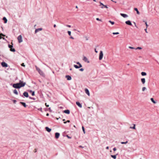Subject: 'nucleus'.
<instances>
[{
	"label": "nucleus",
	"instance_id": "nucleus-63",
	"mask_svg": "<svg viewBox=\"0 0 159 159\" xmlns=\"http://www.w3.org/2000/svg\"><path fill=\"white\" fill-rule=\"evenodd\" d=\"M75 7L76 8H78V7L77 6H76Z\"/></svg>",
	"mask_w": 159,
	"mask_h": 159
},
{
	"label": "nucleus",
	"instance_id": "nucleus-6",
	"mask_svg": "<svg viewBox=\"0 0 159 159\" xmlns=\"http://www.w3.org/2000/svg\"><path fill=\"white\" fill-rule=\"evenodd\" d=\"M2 66L3 67H7L8 66L7 64L4 62H2L1 63Z\"/></svg>",
	"mask_w": 159,
	"mask_h": 159
},
{
	"label": "nucleus",
	"instance_id": "nucleus-11",
	"mask_svg": "<svg viewBox=\"0 0 159 159\" xmlns=\"http://www.w3.org/2000/svg\"><path fill=\"white\" fill-rule=\"evenodd\" d=\"M65 77L67 79V80H71V76L69 75H66Z\"/></svg>",
	"mask_w": 159,
	"mask_h": 159
},
{
	"label": "nucleus",
	"instance_id": "nucleus-37",
	"mask_svg": "<svg viewBox=\"0 0 159 159\" xmlns=\"http://www.w3.org/2000/svg\"><path fill=\"white\" fill-rule=\"evenodd\" d=\"M29 98L30 99H33V100H35V98H32V97H29Z\"/></svg>",
	"mask_w": 159,
	"mask_h": 159
},
{
	"label": "nucleus",
	"instance_id": "nucleus-19",
	"mask_svg": "<svg viewBox=\"0 0 159 159\" xmlns=\"http://www.w3.org/2000/svg\"><path fill=\"white\" fill-rule=\"evenodd\" d=\"M64 112L67 114H69L70 113V111L69 110H66L64 111Z\"/></svg>",
	"mask_w": 159,
	"mask_h": 159
},
{
	"label": "nucleus",
	"instance_id": "nucleus-36",
	"mask_svg": "<svg viewBox=\"0 0 159 159\" xmlns=\"http://www.w3.org/2000/svg\"><path fill=\"white\" fill-rule=\"evenodd\" d=\"M19 83L21 84H23V83H26L23 82V81H22L21 80H20Z\"/></svg>",
	"mask_w": 159,
	"mask_h": 159
},
{
	"label": "nucleus",
	"instance_id": "nucleus-3",
	"mask_svg": "<svg viewBox=\"0 0 159 159\" xmlns=\"http://www.w3.org/2000/svg\"><path fill=\"white\" fill-rule=\"evenodd\" d=\"M103 55L102 51H101L100 52L99 58L100 60H101L102 59L103 57Z\"/></svg>",
	"mask_w": 159,
	"mask_h": 159
},
{
	"label": "nucleus",
	"instance_id": "nucleus-8",
	"mask_svg": "<svg viewBox=\"0 0 159 159\" xmlns=\"http://www.w3.org/2000/svg\"><path fill=\"white\" fill-rule=\"evenodd\" d=\"M100 6L102 5V6L101 7L102 8H103L104 7H105L106 8H108V7L106 5H104L101 2H100Z\"/></svg>",
	"mask_w": 159,
	"mask_h": 159
},
{
	"label": "nucleus",
	"instance_id": "nucleus-48",
	"mask_svg": "<svg viewBox=\"0 0 159 159\" xmlns=\"http://www.w3.org/2000/svg\"><path fill=\"white\" fill-rule=\"evenodd\" d=\"M45 105L47 107H48L49 106V105L47 104V103H45Z\"/></svg>",
	"mask_w": 159,
	"mask_h": 159
},
{
	"label": "nucleus",
	"instance_id": "nucleus-21",
	"mask_svg": "<svg viewBox=\"0 0 159 159\" xmlns=\"http://www.w3.org/2000/svg\"><path fill=\"white\" fill-rule=\"evenodd\" d=\"M2 20L4 21V23H7V20L6 17H3Z\"/></svg>",
	"mask_w": 159,
	"mask_h": 159
},
{
	"label": "nucleus",
	"instance_id": "nucleus-1",
	"mask_svg": "<svg viewBox=\"0 0 159 159\" xmlns=\"http://www.w3.org/2000/svg\"><path fill=\"white\" fill-rule=\"evenodd\" d=\"M26 84V83H23V84H20V83H17L14 84H13V87L16 89H20V88L24 86Z\"/></svg>",
	"mask_w": 159,
	"mask_h": 159
},
{
	"label": "nucleus",
	"instance_id": "nucleus-7",
	"mask_svg": "<svg viewBox=\"0 0 159 159\" xmlns=\"http://www.w3.org/2000/svg\"><path fill=\"white\" fill-rule=\"evenodd\" d=\"M83 60L85 62H87L88 63L89 62V61L88 60L87 58L86 57L84 56L83 58Z\"/></svg>",
	"mask_w": 159,
	"mask_h": 159
},
{
	"label": "nucleus",
	"instance_id": "nucleus-32",
	"mask_svg": "<svg viewBox=\"0 0 159 159\" xmlns=\"http://www.w3.org/2000/svg\"><path fill=\"white\" fill-rule=\"evenodd\" d=\"M68 34H69V36H70L71 35V32L70 31H68Z\"/></svg>",
	"mask_w": 159,
	"mask_h": 159
},
{
	"label": "nucleus",
	"instance_id": "nucleus-27",
	"mask_svg": "<svg viewBox=\"0 0 159 159\" xmlns=\"http://www.w3.org/2000/svg\"><path fill=\"white\" fill-rule=\"evenodd\" d=\"M141 74L142 76H145V75H147L146 73V72H142L141 73Z\"/></svg>",
	"mask_w": 159,
	"mask_h": 159
},
{
	"label": "nucleus",
	"instance_id": "nucleus-2",
	"mask_svg": "<svg viewBox=\"0 0 159 159\" xmlns=\"http://www.w3.org/2000/svg\"><path fill=\"white\" fill-rule=\"evenodd\" d=\"M36 70L38 71L40 75L43 77L45 76V75L43 71L41 70L40 68H38L36 66H35Z\"/></svg>",
	"mask_w": 159,
	"mask_h": 159
},
{
	"label": "nucleus",
	"instance_id": "nucleus-35",
	"mask_svg": "<svg viewBox=\"0 0 159 159\" xmlns=\"http://www.w3.org/2000/svg\"><path fill=\"white\" fill-rule=\"evenodd\" d=\"M146 89V87H143V88H142V91H144V90H145Z\"/></svg>",
	"mask_w": 159,
	"mask_h": 159
},
{
	"label": "nucleus",
	"instance_id": "nucleus-40",
	"mask_svg": "<svg viewBox=\"0 0 159 159\" xmlns=\"http://www.w3.org/2000/svg\"><path fill=\"white\" fill-rule=\"evenodd\" d=\"M96 20L98 21H102L101 20L99 19V18H97L96 19Z\"/></svg>",
	"mask_w": 159,
	"mask_h": 159
},
{
	"label": "nucleus",
	"instance_id": "nucleus-13",
	"mask_svg": "<svg viewBox=\"0 0 159 159\" xmlns=\"http://www.w3.org/2000/svg\"><path fill=\"white\" fill-rule=\"evenodd\" d=\"M85 93L88 95H90V93L89 90L87 89H85Z\"/></svg>",
	"mask_w": 159,
	"mask_h": 159
},
{
	"label": "nucleus",
	"instance_id": "nucleus-18",
	"mask_svg": "<svg viewBox=\"0 0 159 159\" xmlns=\"http://www.w3.org/2000/svg\"><path fill=\"white\" fill-rule=\"evenodd\" d=\"M45 129L48 132H50L51 131V129L49 128L48 127H45Z\"/></svg>",
	"mask_w": 159,
	"mask_h": 159
},
{
	"label": "nucleus",
	"instance_id": "nucleus-39",
	"mask_svg": "<svg viewBox=\"0 0 159 159\" xmlns=\"http://www.w3.org/2000/svg\"><path fill=\"white\" fill-rule=\"evenodd\" d=\"M145 24L146 25V28H147V27L148 26V25L147 24V22L146 21L145 22Z\"/></svg>",
	"mask_w": 159,
	"mask_h": 159
},
{
	"label": "nucleus",
	"instance_id": "nucleus-20",
	"mask_svg": "<svg viewBox=\"0 0 159 159\" xmlns=\"http://www.w3.org/2000/svg\"><path fill=\"white\" fill-rule=\"evenodd\" d=\"M11 51L15 52V50L14 48H13V45H11Z\"/></svg>",
	"mask_w": 159,
	"mask_h": 159
},
{
	"label": "nucleus",
	"instance_id": "nucleus-64",
	"mask_svg": "<svg viewBox=\"0 0 159 159\" xmlns=\"http://www.w3.org/2000/svg\"><path fill=\"white\" fill-rule=\"evenodd\" d=\"M65 119H63V121H65Z\"/></svg>",
	"mask_w": 159,
	"mask_h": 159
},
{
	"label": "nucleus",
	"instance_id": "nucleus-38",
	"mask_svg": "<svg viewBox=\"0 0 159 159\" xmlns=\"http://www.w3.org/2000/svg\"><path fill=\"white\" fill-rule=\"evenodd\" d=\"M142 49V48L140 47H138L136 48V49Z\"/></svg>",
	"mask_w": 159,
	"mask_h": 159
},
{
	"label": "nucleus",
	"instance_id": "nucleus-25",
	"mask_svg": "<svg viewBox=\"0 0 159 159\" xmlns=\"http://www.w3.org/2000/svg\"><path fill=\"white\" fill-rule=\"evenodd\" d=\"M152 101V102L154 104H156V102H155L153 99V98H151L150 99Z\"/></svg>",
	"mask_w": 159,
	"mask_h": 159
},
{
	"label": "nucleus",
	"instance_id": "nucleus-28",
	"mask_svg": "<svg viewBox=\"0 0 159 159\" xmlns=\"http://www.w3.org/2000/svg\"><path fill=\"white\" fill-rule=\"evenodd\" d=\"M130 128L133 129H135V125L134 124V126L133 127H131Z\"/></svg>",
	"mask_w": 159,
	"mask_h": 159
},
{
	"label": "nucleus",
	"instance_id": "nucleus-47",
	"mask_svg": "<svg viewBox=\"0 0 159 159\" xmlns=\"http://www.w3.org/2000/svg\"><path fill=\"white\" fill-rule=\"evenodd\" d=\"M144 30H145L146 32V33H148V32L147 31V28H146L145 29H144Z\"/></svg>",
	"mask_w": 159,
	"mask_h": 159
},
{
	"label": "nucleus",
	"instance_id": "nucleus-29",
	"mask_svg": "<svg viewBox=\"0 0 159 159\" xmlns=\"http://www.w3.org/2000/svg\"><path fill=\"white\" fill-rule=\"evenodd\" d=\"M128 143V141H126L125 142H121V143L122 144H126Z\"/></svg>",
	"mask_w": 159,
	"mask_h": 159
},
{
	"label": "nucleus",
	"instance_id": "nucleus-17",
	"mask_svg": "<svg viewBox=\"0 0 159 159\" xmlns=\"http://www.w3.org/2000/svg\"><path fill=\"white\" fill-rule=\"evenodd\" d=\"M20 103L24 107H27V105H26L25 102H20Z\"/></svg>",
	"mask_w": 159,
	"mask_h": 159
},
{
	"label": "nucleus",
	"instance_id": "nucleus-44",
	"mask_svg": "<svg viewBox=\"0 0 159 159\" xmlns=\"http://www.w3.org/2000/svg\"><path fill=\"white\" fill-rule=\"evenodd\" d=\"M66 137L68 138V139H71V137H70L68 135H66Z\"/></svg>",
	"mask_w": 159,
	"mask_h": 159
},
{
	"label": "nucleus",
	"instance_id": "nucleus-58",
	"mask_svg": "<svg viewBox=\"0 0 159 159\" xmlns=\"http://www.w3.org/2000/svg\"><path fill=\"white\" fill-rule=\"evenodd\" d=\"M79 147H80V148H83V147L82 146H79Z\"/></svg>",
	"mask_w": 159,
	"mask_h": 159
},
{
	"label": "nucleus",
	"instance_id": "nucleus-55",
	"mask_svg": "<svg viewBox=\"0 0 159 159\" xmlns=\"http://www.w3.org/2000/svg\"><path fill=\"white\" fill-rule=\"evenodd\" d=\"M8 47L9 48H10V44H9L8 45Z\"/></svg>",
	"mask_w": 159,
	"mask_h": 159
},
{
	"label": "nucleus",
	"instance_id": "nucleus-22",
	"mask_svg": "<svg viewBox=\"0 0 159 159\" xmlns=\"http://www.w3.org/2000/svg\"><path fill=\"white\" fill-rule=\"evenodd\" d=\"M141 82L143 84H144L145 82V78H142L141 79Z\"/></svg>",
	"mask_w": 159,
	"mask_h": 159
},
{
	"label": "nucleus",
	"instance_id": "nucleus-56",
	"mask_svg": "<svg viewBox=\"0 0 159 159\" xmlns=\"http://www.w3.org/2000/svg\"><path fill=\"white\" fill-rule=\"evenodd\" d=\"M67 122L69 123L70 122V121L69 120H68L66 121Z\"/></svg>",
	"mask_w": 159,
	"mask_h": 159
},
{
	"label": "nucleus",
	"instance_id": "nucleus-54",
	"mask_svg": "<svg viewBox=\"0 0 159 159\" xmlns=\"http://www.w3.org/2000/svg\"><path fill=\"white\" fill-rule=\"evenodd\" d=\"M56 25L54 24V25H53V27H54V28H55V27H56Z\"/></svg>",
	"mask_w": 159,
	"mask_h": 159
},
{
	"label": "nucleus",
	"instance_id": "nucleus-15",
	"mask_svg": "<svg viewBox=\"0 0 159 159\" xmlns=\"http://www.w3.org/2000/svg\"><path fill=\"white\" fill-rule=\"evenodd\" d=\"M42 30V28H38V29H36L35 31V33H36L37 32H38V31H41Z\"/></svg>",
	"mask_w": 159,
	"mask_h": 159
},
{
	"label": "nucleus",
	"instance_id": "nucleus-23",
	"mask_svg": "<svg viewBox=\"0 0 159 159\" xmlns=\"http://www.w3.org/2000/svg\"><path fill=\"white\" fill-rule=\"evenodd\" d=\"M134 10L136 12H137V13L138 14H140V13L139 12V11L138 9L136 8H134Z\"/></svg>",
	"mask_w": 159,
	"mask_h": 159
},
{
	"label": "nucleus",
	"instance_id": "nucleus-12",
	"mask_svg": "<svg viewBox=\"0 0 159 159\" xmlns=\"http://www.w3.org/2000/svg\"><path fill=\"white\" fill-rule=\"evenodd\" d=\"M60 133H55V137L56 139H58L59 137L60 136Z\"/></svg>",
	"mask_w": 159,
	"mask_h": 159
},
{
	"label": "nucleus",
	"instance_id": "nucleus-62",
	"mask_svg": "<svg viewBox=\"0 0 159 159\" xmlns=\"http://www.w3.org/2000/svg\"><path fill=\"white\" fill-rule=\"evenodd\" d=\"M72 70V68H70V70Z\"/></svg>",
	"mask_w": 159,
	"mask_h": 159
},
{
	"label": "nucleus",
	"instance_id": "nucleus-41",
	"mask_svg": "<svg viewBox=\"0 0 159 159\" xmlns=\"http://www.w3.org/2000/svg\"><path fill=\"white\" fill-rule=\"evenodd\" d=\"M84 70V69L83 68H81L80 69V70L81 71H83Z\"/></svg>",
	"mask_w": 159,
	"mask_h": 159
},
{
	"label": "nucleus",
	"instance_id": "nucleus-10",
	"mask_svg": "<svg viewBox=\"0 0 159 159\" xmlns=\"http://www.w3.org/2000/svg\"><path fill=\"white\" fill-rule=\"evenodd\" d=\"M23 94L24 96L25 97L27 98L29 97V95L28 93L26 92H25L23 93Z\"/></svg>",
	"mask_w": 159,
	"mask_h": 159
},
{
	"label": "nucleus",
	"instance_id": "nucleus-33",
	"mask_svg": "<svg viewBox=\"0 0 159 159\" xmlns=\"http://www.w3.org/2000/svg\"><path fill=\"white\" fill-rule=\"evenodd\" d=\"M112 34L114 35L118 34H119V32H113L112 33Z\"/></svg>",
	"mask_w": 159,
	"mask_h": 159
},
{
	"label": "nucleus",
	"instance_id": "nucleus-43",
	"mask_svg": "<svg viewBox=\"0 0 159 159\" xmlns=\"http://www.w3.org/2000/svg\"><path fill=\"white\" fill-rule=\"evenodd\" d=\"M66 26L67 27H69V28H70L71 26L70 25H66Z\"/></svg>",
	"mask_w": 159,
	"mask_h": 159
},
{
	"label": "nucleus",
	"instance_id": "nucleus-26",
	"mask_svg": "<svg viewBox=\"0 0 159 159\" xmlns=\"http://www.w3.org/2000/svg\"><path fill=\"white\" fill-rule=\"evenodd\" d=\"M13 93L15 94H16V95H18V93L17 92V90L16 89H14V90H13Z\"/></svg>",
	"mask_w": 159,
	"mask_h": 159
},
{
	"label": "nucleus",
	"instance_id": "nucleus-57",
	"mask_svg": "<svg viewBox=\"0 0 159 159\" xmlns=\"http://www.w3.org/2000/svg\"><path fill=\"white\" fill-rule=\"evenodd\" d=\"M13 101H14V103H15L16 102V101L15 100H14Z\"/></svg>",
	"mask_w": 159,
	"mask_h": 159
},
{
	"label": "nucleus",
	"instance_id": "nucleus-53",
	"mask_svg": "<svg viewBox=\"0 0 159 159\" xmlns=\"http://www.w3.org/2000/svg\"><path fill=\"white\" fill-rule=\"evenodd\" d=\"M106 149H109V147H108V146L106 148Z\"/></svg>",
	"mask_w": 159,
	"mask_h": 159
},
{
	"label": "nucleus",
	"instance_id": "nucleus-50",
	"mask_svg": "<svg viewBox=\"0 0 159 159\" xmlns=\"http://www.w3.org/2000/svg\"><path fill=\"white\" fill-rule=\"evenodd\" d=\"M70 38L72 39H74V38L72 36H70Z\"/></svg>",
	"mask_w": 159,
	"mask_h": 159
},
{
	"label": "nucleus",
	"instance_id": "nucleus-31",
	"mask_svg": "<svg viewBox=\"0 0 159 159\" xmlns=\"http://www.w3.org/2000/svg\"><path fill=\"white\" fill-rule=\"evenodd\" d=\"M109 22L112 25H113L115 23L113 21H112L111 20H109Z\"/></svg>",
	"mask_w": 159,
	"mask_h": 159
},
{
	"label": "nucleus",
	"instance_id": "nucleus-59",
	"mask_svg": "<svg viewBox=\"0 0 159 159\" xmlns=\"http://www.w3.org/2000/svg\"><path fill=\"white\" fill-rule=\"evenodd\" d=\"M46 116H49V114L48 113H47L46 114Z\"/></svg>",
	"mask_w": 159,
	"mask_h": 159
},
{
	"label": "nucleus",
	"instance_id": "nucleus-61",
	"mask_svg": "<svg viewBox=\"0 0 159 159\" xmlns=\"http://www.w3.org/2000/svg\"><path fill=\"white\" fill-rule=\"evenodd\" d=\"M17 79H18L17 77H16V78L15 80H17Z\"/></svg>",
	"mask_w": 159,
	"mask_h": 159
},
{
	"label": "nucleus",
	"instance_id": "nucleus-16",
	"mask_svg": "<svg viewBox=\"0 0 159 159\" xmlns=\"http://www.w3.org/2000/svg\"><path fill=\"white\" fill-rule=\"evenodd\" d=\"M76 103L81 108L82 107L81 104L79 102H76Z\"/></svg>",
	"mask_w": 159,
	"mask_h": 159
},
{
	"label": "nucleus",
	"instance_id": "nucleus-30",
	"mask_svg": "<svg viewBox=\"0 0 159 159\" xmlns=\"http://www.w3.org/2000/svg\"><path fill=\"white\" fill-rule=\"evenodd\" d=\"M30 92L32 93V96H34V95L35 94H34V91H32L30 90Z\"/></svg>",
	"mask_w": 159,
	"mask_h": 159
},
{
	"label": "nucleus",
	"instance_id": "nucleus-5",
	"mask_svg": "<svg viewBox=\"0 0 159 159\" xmlns=\"http://www.w3.org/2000/svg\"><path fill=\"white\" fill-rule=\"evenodd\" d=\"M74 66L76 69H78L82 67V65L81 64H80V65H79V66L74 65Z\"/></svg>",
	"mask_w": 159,
	"mask_h": 159
},
{
	"label": "nucleus",
	"instance_id": "nucleus-14",
	"mask_svg": "<svg viewBox=\"0 0 159 159\" xmlns=\"http://www.w3.org/2000/svg\"><path fill=\"white\" fill-rule=\"evenodd\" d=\"M120 15L124 17V18H126L128 17V16L126 14H123V13H120Z\"/></svg>",
	"mask_w": 159,
	"mask_h": 159
},
{
	"label": "nucleus",
	"instance_id": "nucleus-51",
	"mask_svg": "<svg viewBox=\"0 0 159 159\" xmlns=\"http://www.w3.org/2000/svg\"><path fill=\"white\" fill-rule=\"evenodd\" d=\"M95 52H96V53H98V51L96 50V49H95Z\"/></svg>",
	"mask_w": 159,
	"mask_h": 159
},
{
	"label": "nucleus",
	"instance_id": "nucleus-52",
	"mask_svg": "<svg viewBox=\"0 0 159 159\" xmlns=\"http://www.w3.org/2000/svg\"><path fill=\"white\" fill-rule=\"evenodd\" d=\"M37 152V150L36 149H35L34 150V152Z\"/></svg>",
	"mask_w": 159,
	"mask_h": 159
},
{
	"label": "nucleus",
	"instance_id": "nucleus-42",
	"mask_svg": "<svg viewBox=\"0 0 159 159\" xmlns=\"http://www.w3.org/2000/svg\"><path fill=\"white\" fill-rule=\"evenodd\" d=\"M129 48H130V49H135V48H134L132 47H130V46L129 47Z\"/></svg>",
	"mask_w": 159,
	"mask_h": 159
},
{
	"label": "nucleus",
	"instance_id": "nucleus-9",
	"mask_svg": "<svg viewBox=\"0 0 159 159\" xmlns=\"http://www.w3.org/2000/svg\"><path fill=\"white\" fill-rule=\"evenodd\" d=\"M125 23L126 24H127L128 25H130V26L132 25V24L131 21L130 20L127 21H125Z\"/></svg>",
	"mask_w": 159,
	"mask_h": 159
},
{
	"label": "nucleus",
	"instance_id": "nucleus-49",
	"mask_svg": "<svg viewBox=\"0 0 159 159\" xmlns=\"http://www.w3.org/2000/svg\"><path fill=\"white\" fill-rule=\"evenodd\" d=\"M76 64L79 65H80V63L79 62H76Z\"/></svg>",
	"mask_w": 159,
	"mask_h": 159
},
{
	"label": "nucleus",
	"instance_id": "nucleus-46",
	"mask_svg": "<svg viewBox=\"0 0 159 159\" xmlns=\"http://www.w3.org/2000/svg\"><path fill=\"white\" fill-rule=\"evenodd\" d=\"M21 65L22 66H25L24 63H22L21 64Z\"/></svg>",
	"mask_w": 159,
	"mask_h": 159
},
{
	"label": "nucleus",
	"instance_id": "nucleus-24",
	"mask_svg": "<svg viewBox=\"0 0 159 159\" xmlns=\"http://www.w3.org/2000/svg\"><path fill=\"white\" fill-rule=\"evenodd\" d=\"M118 154H116V155H111V157L113 158H114V159H116V156Z\"/></svg>",
	"mask_w": 159,
	"mask_h": 159
},
{
	"label": "nucleus",
	"instance_id": "nucleus-34",
	"mask_svg": "<svg viewBox=\"0 0 159 159\" xmlns=\"http://www.w3.org/2000/svg\"><path fill=\"white\" fill-rule=\"evenodd\" d=\"M82 129L83 131L84 132V134H85V129H84V127L83 126H82Z\"/></svg>",
	"mask_w": 159,
	"mask_h": 159
},
{
	"label": "nucleus",
	"instance_id": "nucleus-4",
	"mask_svg": "<svg viewBox=\"0 0 159 159\" xmlns=\"http://www.w3.org/2000/svg\"><path fill=\"white\" fill-rule=\"evenodd\" d=\"M17 39L18 40V42L19 43H21L22 42L23 40L21 35H20L18 37Z\"/></svg>",
	"mask_w": 159,
	"mask_h": 159
},
{
	"label": "nucleus",
	"instance_id": "nucleus-45",
	"mask_svg": "<svg viewBox=\"0 0 159 159\" xmlns=\"http://www.w3.org/2000/svg\"><path fill=\"white\" fill-rule=\"evenodd\" d=\"M116 148H113V150L114 151H115L116 150Z\"/></svg>",
	"mask_w": 159,
	"mask_h": 159
},
{
	"label": "nucleus",
	"instance_id": "nucleus-60",
	"mask_svg": "<svg viewBox=\"0 0 159 159\" xmlns=\"http://www.w3.org/2000/svg\"><path fill=\"white\" fill-rule=\"evenodd\" d=\"M66 123H67V122H66H66H64V124H66Z\"/></svg>",
	"mask_w": 159,
	"mask_h": 159
}]
</instances>
